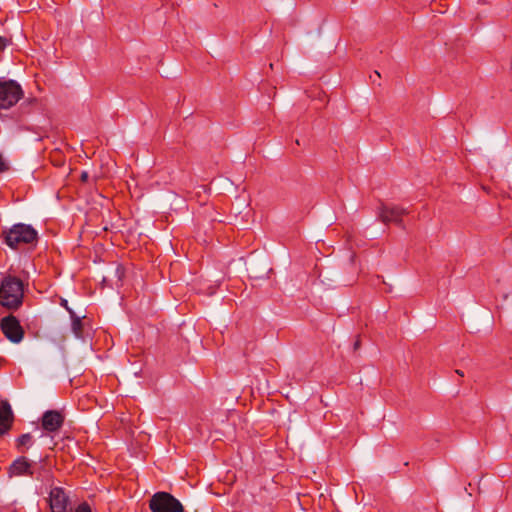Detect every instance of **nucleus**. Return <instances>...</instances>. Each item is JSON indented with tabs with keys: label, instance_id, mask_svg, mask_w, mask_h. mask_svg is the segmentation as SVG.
I'll return each instance as SVG.
<instances>
[{
	"label": "nucleus",
	"instance_id": "f257e3e1",
	"mask_svg": "<svg viewBox=\"0 0 512 512\" xmlns=\"http://www.w3.org/2000/svg\"><path fill=\"white\" fill-rule=\"evenodd\" d=\"M23 298V282L15 276L3 277L0 284V305L8 310H17L21 307Z\"/></svg>",
	"mask_w": 512,
	"mask_h": 512
},
{
	"label": "nucleus",
	"instance_id": "f03ea898",
	"mask_svg": "<svg viewBox=\"0 0 512 512\" xmlns=\"http://www.w3.org/2000/svg\"><path fill=\"white\" fill-rule=\"evenodd\" d=\"M37 237V232L26 224H15L6 234V244L11 248H16L21 244H30Z\"/></svg>",
	"mask_w": 512,
	"mask_h": 512
},
{
	"label": "nucleus",
	"instance_id": "7ed1b4c3",
	"mask_svg": "<svg viewBox=\"0 0 512 512\" xmlns=\"http://www.w3.org/2000/svg\"><path fill=\"white\" fill-rule=\"evenodd\" d=\"M152 512H183V506L178 499L167 492L155 493L149 502Z\"/></svg>",
	"mask_w": 512,
	"mask_h": 512
},
{
	"label": "nucleus",
	"instance_id": "20e7f679",
	"mask_svg": "<svg viewBox=\"0 0 512 512\" xmlns=\"http://www.w3.org/2000/svg\"><path fill=\"white\" fill-rule=\"evenodd\" d=\"M22 97V89L15 81H0V109H8Z\"/></svg>",
	"mask_w": 512,
	"mask_h": 512
},
{
	"label": "nucleus",
	"instance_id": "39448f33",
	"mask_svg": "<svg viewBox=\"0 0 512 512\" xmlns=\"http://www.w3.org/2000/svg\"><path fill=\"white\" fill-rule=\"evenodd\" d=\"M408 213L409 211L401 206L381 203L378 207V218L384 224L394 223L398 226H401L402 217Z\"/></svg>",
	"mask_w": 512,
	"mask_h": 512
},
{
	"label": "nucleus",
	"instance_id": "423d86ee",
	"mask_svg": "<svg viewBox=\"0 0 512 512\" xmlns=\"http://www.w3.org/2000/svg\"><path fill=\"white\" fill-rule=\"evenodd\" d=\"M0 326L6 338L9 339L11 342L19 343L23 339V328L21 327L18 319L15 316L9 315L7 317H4L1 320Z\"/></svg>",
	"mask_w": 512,
	"mask_h": 512
},
{
	"label": "nucleus",
	"instance_id": "0eeeda50",
	"mask_svg": "<svg viewBox=\"0 0 512 512\" xmlns=\"http://www.w3.org/2000/svg\"><path fill=\"white\" fill-rule=\"evenodd\" d=\"M68 496L62 488H52L49 493V505L52 512H67Z\"/></svg>",
	"mask_w": 512,
	"mask_h": 512
},
{
	"label": "nucleus",
	"instance_id": "6e6552de",
	"mask_svg": "<svg viewBox=\"0 0 512 512\" xmlns=\"http://www.w3.org/2000/svg\"><path fill=\"white\" fill-rule=\"evenodd\" d=\"M64 423V416L56 410H49L43 414L42 427L45 431L53 433L58 431Z\"/></svg>",
	"mask_w": 512,
	"mask_h": 512
},
{
	"label": "nucleus",
	"instance_id": "1a4fd4ad",
	"mask_svg": "<svg viewBox=\"0 0 512 512\" xmlns=\"http://www.w3.org/2000/svg\"><path fill=\"white\" fill-rule=\"evenodd\" d=\"M9 472L11 476L33 475L32 464L26 457L17 458L10 466Z\"/></svg>",
	"mask_w": 512,
	"mask_h": 512
},
{
	"label": "nucleus",
	"instance_id": "9d476101",
	"mask_svg": "<svg viewBox=\"0 0 512 512\" xmlns=\"http://www.w3.org/2000/svg\"><path fill=\"white\" fill-rule=\"evenodd\" d=\"M13 421V412L7 400L1 402L0 405V435L6 433Z\"/></svg>",
	"mask_w": 512,
	"mask_h": 512
},
{
	"label": "nucleus",
	"instance_id": "9b49d317",
	"mask_svg": "<svg viewBox=\"0 0 512 512\" xmlns=\"http://www.w3.org/2000/svg\"><path fill=\"white\" fill-rule=\"evenodd\" d=\"M71 327H72V331L75 334V336L77 338H80L81 337V333H82V322H81V319L79 317H74V315L72 316Z\"/></svg>",
	"mask_w": 512,
	"mask_h": 512
},
{
	"label": "nucleus",
	"instance_id": "f8f14e48",
	"mask_svg": "<svg viewBox=\"0 0 512 512\" xmlns=\"http://www.w3.org/2000/svg\"><path fill=\"white\" fill-rule=\"evenodd\" d=\"M18 444L21 446L30 445L32 436L30 434H23L18 438Z\"/></svg>",
	"mask_w": 512,
	"mask_h": 512
},
{
	"label": "nucleus",
	"instance_id": "ddd939ff",
	"mask_svg": "<svg viewBox=\"0 0 512 512\" xmlns=\"http://www.w3.org/2000/svg\"><path fill=\"white\" fill-rule=\"evenodd\" d=\"M9 169V165L7 161L4 159L2 154H0V173L6 172Z\"/></svg>",
	"mask_w": 512,
	"mask_h": 512
},
{
	"label": "nucleus",
	"instance_id": "4468645a",
	"mask_svg": "<svg viewBox=\"0 0 512 512\" xmlns=\"http://www.w3.org/2000/svg\"><path fill=\"white\" fill-rule=\"evenodd\" d=\"M74 512H92L90 506L87 503L80 504Z\"/></svg>",
	"mask_w": 512,
	"mask_h": 512
},
{
	"label": "nucleus",
	"instance_id": "2eb2a0df",
	"mask_svg": "<svg viewBox=\"0 0 512 512\" xmlns=\"http://www.w3.org/2000/svg\"><path fill=\"white\" fill-rule=\"evenodd\" d=\"M10 44V40L4 36H0V51H3Z\"/></svg>",
	"mask_w": 512,
	"mask_h": 512
},
{
	"label": "nucleus",
	"instance_id": "dca6fc26",
	"mask_svg": "<svg viewBox=\"0 0 512 512\" xmlns=\"http://www.w3.org/2000/svg\"><path fill=\"white\" fill-rule=\"evenodd\" d=\"M360 346H361L360 339H359V338H357V339L355 340L354 344H353V348H354V350L356 351V350H358V349L360 348Z\"/></svg>",
	"mask_w": 512,
	"mask_h": 512
},
{
	"label": "nucleus",
	"instance_id": "f3484780",
	"mask_svg": "<svg viewBox=\"0 0 512 512\" xmlns=\"http://www.w3.org/2000/svg\"><path fill=\"white\" fill-rule=\"evenodd\" d=\"M88 179V173L87 172H82L81 174V180L82 181H86Z\"/></svg>",
	"mask_w": 512,
	"mask_h": 512
},
{
	"label": "nucleus",
	"instance_id": "a211bd4d",
	"mask_svg": "<svg viewBox=\"0 0 512 512\" xmlns=\"http://www.w3.org/2000/svg\"><path fill=\"white\" fill-rule=\"evenodd\" d=\"M62 305L70 312V314L73 316V312L67 307V301L62 300Z\"/></svg>",
	"mask_w": 512,
	"mask_h": 512
},
{
	"label": "nucleus",
	"instance_id": "6ab92c4d",
	"mask_svg": "<svg viewBox=\"0 0 512 512\" xmlns=\"http://www.w3.org/2000/svg\"><path fill=\"white\" fill-rule=\"evenodd\" d=\"M456 373H457L458 375H460V376H463V372H462V371H460V370H456Z\"/></svg>",
	"mask_w": 512,
	"mask_h": 512
},
{
	"label": "nucleus",
	"instance_id": "aec40b11",
	"mask_svg": "<svg viewBox=\"0 0 512 512\" xmlns=\"http://www.w3.org/2000/svg\"><path fill=\"white\" fill-rule=\"evenodd\" d=\"M374 77H380V74L377 71H375Z\"/></svg>",
	"mask_w": 512,
	"mask_h": 512
},
{
	"label": "nucleus",
	"instance_id": "412c9836",
	"mask_svg": "<svg viewBox=\"0 0 512 512\" xmlns=\"http://www.w3.org/2000/svg\"><path fill=\"white\" fill-rule=\"evenodd\" d=\"M374 77H380V74L377 71H375Z\"/></svg>",
	"mask_w": 512,
	"mask_h": 512
}]
</instances>
